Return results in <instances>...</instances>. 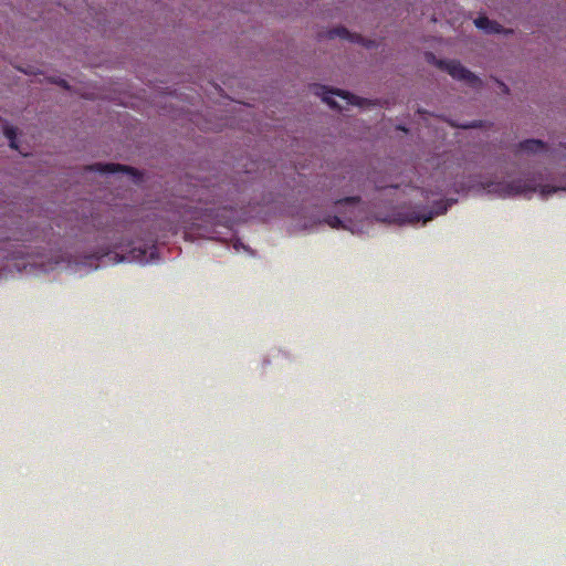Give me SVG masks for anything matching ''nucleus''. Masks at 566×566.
Segmentation results:
<instances>
[{
	"label": "nucleus",
	"mask_w": 566,
	"mask_h": 566,
	"mask_svg": "<svg viewBox=\"0 0 566 566\" xmlns=\"http://www.w3.org/2000/svg\"><path fill=\"white\" fill-rule=\"evenodd\" d=\"M108 217L109 214H81L76 218L78 231L72 235L99 245L97 251L85 255L84 264L97 269L120 262L148 263L156 259L157 243L165 238V234L157 232L164 221L160 214L112 222Z\"/></svg>",
	"instance_id": "f257e3e1"
},
{
	"label": "nucleus",
	"mask_w": 566,
	"mask_h": 566,
	"mask_svg": "<svg viewBox=\"0 0 566 566\" xmlns=\"http://www.w3.org/2000/svg\"><path fill=\"white\" fill-rule=\"evenodd\" d=\"M318 226L327 224L337 230H347L353 234L369 233L375 223H394L397 226H424L436 214H324Z\"/></svg>",
	"instance_id": "f03ea898"
},
{
	"label": "nucleus",
	"mask_w": 566,
	"mask_h": 566,
	"mask_svg": "<svg viewBox=\"0 0 566 566\" xmlns=\"http://www.w3.org/2000/svg\"><path fill=\"white\" fill-rule=\"evenodd\" d=\"M21 219V214H0V242H31L46 238L44 229L22 228Z\"/></svg>",
	"instance_id": "7ed1b4c3"
},
{
	"label": "nucleus",
	"mask_w": 566,
	"mask_h": 566,
	"mask_svg": "<svg viewBox=\"0 0 566 566\" xmlns=\"http://www.w3.org/2000/svg\"><path fill=\"white\" fill-rule=\"evenodd\" d=\"M424 59L429 64L447 72L457 81H462L473 88H481L483 86L482 80L457 60L438 59L432 52H426Z\"/></svg>",
	"instance_id": "20e7f679"
},
{
	"label": "nucleus",
	"mask_w": 566,
	"mask_h": 566,
	"mask_svg": "<svg viewBox=\"0 0 566 566\" xmlns=\"http://www.w3.org/2000/svg\"><path fill=\"white\" fill-rule=\"evenodd\" d=\"M536 190L537 187L531 179H517L489 185V192H495L502 197L527 196Z\"/></svg>",
	"instance_id": "39448f33"
},
{
	"label": "nucleus",
	"mask_w": 566,
	"mask_h": 566,
	"mask_svg": "<svg viewBox=\"0 0 566 566\" xmlns=\"http://www.w3.org/2000/svg\"><path fill=\"white\" fill-rule=\"evenodd\" d=\"M84 171H98L102 174L123 172L130 176L135 185H142L145 181V172L133 166L117 163H95L83 167Z\"/></svg>",
	"instance_id": "423d86ee"
},
{
	"label": "nucleus",
	"mask_w": 566,
	"mask_h": 566,
	"mask_svg": "<svg viewBox=\"0 0 566 566\" xmlns=\"http://www.w3.org/2000/svg\"><path fill=\"white\" fill-rule=\"evenodd\" d=\"M515 155L516 156H536L543 153L551 151L552 154L555 153V150H551L549 146L541 140V139H525L520 142L515 146Z\"/></svg>",
	"instance_id": "0eeeda50"
},
{
	"label": "nucleus",
	"mask_w": 566,
	"mask_h": 566,
	"mask_svg": "<svg viewBox=\"0 0 566 566\" xmlns=\"http://www.w3.org/2000/svg\"><path fill=\"white\" fill-rule=\"evenodd\" d=\"M310 91L315 96L319 97L325 104H327L332 109L340 112L342 106L333 98V96H338V92H345L340 88L329 87L323 84L314 83L310 85Z\"/></svg>",
	"instance_id": "6e6552de"
},
{
	"label": "nucleus",
	"mask_w": 566,
	"mask_h": 566,
	"mask_svg": "<svg viewBox=\"0 0 566 566\" xmlns=\"http://www.w3.org/2000/svg\"><path fill=\"white\" fill-rule=\"evenodd\" d=\"M474 24L476 28L485 31L489 34L492 33H505L511 34L513 33V30L511 29H504L500 23L490 20L486 17H479L474 20Z\"/></svg>",
	"instance_id": "1a4fd4ad"
},
{
	"label": "nucleus",
	"mask_w": 566,
	"mask_h": 566,
	"mask_svg": "<svg viewBox=\"0 0 566 566\" xmlns=\"http://www.w3.org/2000/svg\"><path fill=\"white\" fill-rule=\"evenodd\" d=\"M356 33H352L348 31L345 27H336L326 31H321L317 33L318 40L323 39H334V38H340L345 39L349 42H353V36H355Z\"/></svg>",
	"instance_id": "9d476101"
},
{
	"label": "nucleus",
	"mask_w": 566,
	"mask_h": 566,
	"mask_svg": "<svg viewBox=\"0 0 566 566\" xmlns=\"http://www.w3.org/2000/svg\"><path fill=\"white\" fill-rule=\"evenodd\" d=\"M338 97L346 99L349 104L359 106V107H371L380 104L379 99H368L364 97H359L348 91L338 92Z\"/></svg>",
	"instance_id": "9b49d317"
},
{
	"label": "nucleus",
	"mask_w": 566,
	"mask_h": 566,
	"mask_svg": "<svg viewBox=\"0 0 566 566\" xmlns=\"http://www.w3.org/2000/svg\"><path fill=\"white\" fill-rule=\"evenodd\" d=\"M438 117L441 118L442 120H444L446 123H448L453 128H461V129L486 128V129H489L493 126V124L491 122L480 120V119L472 120V122H469L465 124H458L455 120L444 118L442 116H438Z\"/></svg>",
	"instance_id": "f8f14e48"
},
{
	"label": "nucleus",
	"mask_w": 566,
	"mask_h": 566,
	"mask_svg": "<svg viewBox=\"0 0 566 566\" xmlns=\"http://www.w3.org/2000/svg\"><path fill=\"white\" fill-rule=\"evenodd\" d=\"M3 134L9 139L10 148L18 150L19 149L18 143H17L18 128L7 124L3 126Z\"/></svg>",
	"instance_id": "ddd939ff"
},
{
	"label": "nucleus",
	"mask_w": 566,
	"mask_h": 566,
	"mask_svg": "<svg viewBox=\"0 0 566 566\" xmlns=\"http://www.w3.org/2000/svg\"><path fill=\"white\" fill-rule=\"evenodd\" d=\"M353 43L361 44L367 49H373L377 46V42L375 40L365 39L358 33H356L355 36H353Z\"/></svg>",
	"instance_id": "4468645a"
},
{
	"label": "nucleus",
	"mask_w": 566,
	"mask_h": 566,
	"mask_svg": "<svg viewBox=\"0 0 566 566\" xmlns=\"http://www.w3.org/2000/svg\"><path fill=\"white\" fill-rule=\"evenodd\" d=\"M293 217H296L295 221L297 224L302 226L304 229L308 228V223L312 222L314 217H317L318 214H292Z\"/></svg>",
	"instance_id": "2eb2a0df"
},
{
	"label": "nucleus",
	"mask_w": 566,
	"mask_h": 566,
	"mask_svg": "<svg viewBox=\"0 0 566 566\" xmlns=\"http://www.w3.org/2000/svg\"><path fill=\"white\" fill-rule=\"evenodd\" d=\"M359 197H346L336 202L338 207H352L355 208L357 203H359Z\"/></svg>",
	"instance_id": "dca6fc26"
},
{
	"label": "nucleus",
	"mask_w": 566,
	"mask_h": 566,
	"mask_svg": "<svg viewBox=\"0 0 566 566\" xmlns=\"http://www.w3.org/2000/svg\"><path fill=\"white\" fill-rule=\"evenodd\" d=\"M564 190H566V189L565 188H558V187H551V186H542L541 190H539V193H541L542 198H547L552 193H555V192H558V191H564Z\"/></svg>",
	"instance_id": "f3484780"
},
{
	"label": "nucleus",
	"mask_w": 566,
	"mask_h": 566,
	"mask_svg": "<svg viewBox=\"0 0 566 566\" xmlns=\"http://www.w3.org/2000/svg\"><path fill=\"white\" fill-rule=\"evenodd\" d=\"M452 202H453L452 199H447V200L439 201L434 212L446 211L449 207H451Z\"/></svg>",
	"instance_id": "a211bd4d"
},
{
	"label": "nucleus",
	"mask_w": 566,
	"mask_h": 566,
	"mask_svg": "<svg viewBox=\"0 0 566 566\" xmlns=\"http://www.w3.org/2000/svg\"><path fill=\"white\" fill-rule=\"evenodd\" d=\"M20 72L27 74V75H36L41 74L42 72L33 66H28L25 69L18 66L17 67Z\"/></svg>",
	"instance_id": "6ab92c4d"
},
{
	"label": "nucleus",
	"mask_w": 566,
	"mask_h": 566,
	"mask_svg": "<svg viewBox=\"0 0 566 566\" xmlns=\"http://www.w3.org/2000/svg\"><path fill=\"white\" fill-rule=\"evenodd\" d=\"M495 82H496V84L499 85V88L501 90V92H502L503 94H505V95H510L511 90H510V87H509V86H507L503 81H501V80H499V78H495Z\"/></svg>",
	"instance_id": "aec40b11"
},
{
	"label": "nucleus",
	"mask_w": 566,
	"mask_h": 566,
	"mask_svg": "<svg viewBox=\"0 0 566 566\" xmlns=\"http://www.w3.org/2000/svg\"><path fill=\"white\" fill-rule=\"evenodd\" d=\"M56 85L65 91H72V86L64 78L60 77L59 82H56Z\"/></svg>",
	"instance_id": "412c9836"
},
{
	"label": "nucleus",
	"mask_w": 566,
	"mask_h": 566,
	"mask_svg": "<svg viewBox=\"0 0 566 566\" xmlns=\"http://www.w3.org/2000/svg\"><path fill=\"white\" fill-rule=\"evenodd\" d=\"M48 82H50L51 84H55L56 85V82H59L60 77H55V76H49L46 77Z\"/></svg>",
	"instance_id": "4be33fe9"
},
{
	"label": "nucleus",
	"mask_w": 566,
	"mask_h": 566,
	"mask_svg": "<svg viewBox=\"0 0 566 566\" xmlns=\"http://www.w3.org/2000/svg\"><path fill=\"white\" fill-rule=\"evenodd\" d=\"M417 113H418V114H421V115H422V114H429V112H428V111H426V109H423V108H421V107H418V108H417Z\"/></svg>",
	"instance_id": "5701e85b"
},
{
	"label": "nucleus",
	"mask_w": 566,
	"mask_h": 566,
	"mask_svg": "<svg viewBox=\"0 0 566 566\" xmlns=\"http://www.w3.org/2000/svg\"><path fill=\"white\" fill-rule=\"evenodd\" d=\"M400 130H403V132H407V128L402 127V126H399L398 127Z\"/></svg>",
	"instance_id": "b1692460"
},
{
	"label": "nucleus",
	"mask_w": 566,
	"mask_h": 566,
	"mask_svg": "<svg viewBox=\"0 0 566 566\" xmlns=\"http://www.w3.org/2000/svg\"><path fill=\"white\" fill-rule=\"evenodd\" d=\"M28 264H31V263L30 262H28V263L23 262L22 263L23 268H27Z\"/></svg>",
	"instance_id": "393cba45"
}]
</instances>
